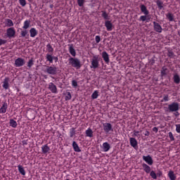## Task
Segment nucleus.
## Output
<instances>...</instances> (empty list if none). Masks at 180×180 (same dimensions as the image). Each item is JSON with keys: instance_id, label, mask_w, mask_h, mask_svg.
Instances as JSON below:
<instances>
[{"instance_id": "1", "label": "nucleus", "mask_w": 180, "mask_h": 180, "mask_svg": "<svg viewBox=\"0 0 180 180\" xmlns=\"http://www.w3.org/2000/svg\"><path fill=\"white\" fill-rule=\"evenodd\" d=\"M142 167L146 174H150V176H151L153 179H157V176L160 177L162 175V172L155 173L154 170L151 171V167L146 163L142 164Z\"/></svg>"}, {"instance_id": "2", "label": "nucleus", "mask_w": 180, "mask_h": 180, "mask_svg": "<svg viewBox=\"0 0 180 180\" xmlns=\"http://www.w3.org/2000/svg\"><path fill=\"white\" fill-rule=\"evenodd\" d=\"M140 10L142 13H143L144 15H141L139 20V22H148L150 20V18H148V15L150 14V11H148V9H147V6L144 4L140 5Z\"/></svg>"}, {"instance_id": "3", "label": "nucleus", "mask_w": 180, "mask_h": 180, "mask_svg": "<svg viewBox=\"0 0 180 180\" xmlns=\"http://www.w3.org/2000/svg\"><path fill=\"white\" fill-rule=\"evenodd\" d=\"M69 61V65H71L73 67V68H76V70H79L81 67H82V65L81 64V60L78 59L77 58H73L70 57L68 59Z\"/></svg>"}, {"instance_id": "4", "label": "nucleus", "mask_w": 180, "mask_h": 180, "mask_svg": "<svg viewBox=\"0 0 180 180\" xmlns=\"http://www.w3.org/2000/svg\"><path fill=\"white\" fill-rule=\"evenodd\" d=\"M166 112H178L179 110V103L173 102L168 105V108L164 107Z\"/></svg>"}, {"instance_id": "5", "label": "nucleus", "mask_w": 180, "mask_h": 180, "mask_svg": "<svg viewBox=\"0 0 180 180\" xmlns=\"http://www.w3.org/2000/svg\"><path fill=\"white\" fill-rule=\"evenodd\" d=\"M45 72H47V74H49L50 75H57V67L46 66Z\"/></svg>"}, {"instance_id": "6", "label": "nucleus", "mask_w": 180, "mask_h": 180, "mask_svg": "<svg viewBox=\"0 0 180 180\" xmlns=\"http://www.w3.org/2000/svg\"><path fill=\"white\" fill-rule=\"evenodd\" d=\"M6 34L8 39H13L15 37V34H16V30H15V27H11L6 30Z\"/></svg>"}, {"instance_id": "7", "label": "nucleus", "mask_w": 180, "mask_h": 180, "mask_svg": "<svg viewBox=\"0 0 180 180\" xmlns=\"http://www.w3.org/2000/svg\"><path fill=\"white\" fill-rule=\"evenodd\" d=\"M46 61H49L50 64H53V61H55V63H57L58 61V58L56 56H53V54L46 53Z\"/></svg>"}, {"instance_id": "8", "label": "nucleus", "mask_w": 180, "mask_h": 180, "mask_svg": "<svg viewBox=\"0 0 180 180\" xmlns=\"http://www.w3.org/2000/svg\"><path fill=\"white\" fill-rule=\"evenodd\" d=\"M99 68V60H98V56H94L91 60V65H90V68H94V70H96V68Z\"/></svg>"}, {"instance_id": "9", "label": "nucleus", "mask_w": 180, "mask_h": 180, "mask_svg": "<svg viewBox=\"0 0 180 180\" xmlns=\"http://www.w3.org/2000/svg\"><path fill=\"white\" fill-rule=\"evenodd\" d=\"M25 63L26 62L25 61V59H23L22 58H18L15 60L14 65H15V67H17L18 68H19V67H23V65L25 64Z\"/></svg>"}, {"instance_id": "10", "label": "nucleus", "mask_w": 180, "mask_h": 180, "mask_svg": "<svg viewBox=\"0 0 180 180\" xmlns=\"http://www.w3.org/2000/svg\"><path fill=\"white\" fill-rule=\"evenodd\" d=\"M103 127L105 133L108 134L109 131H113V128L112 127V124L109 122H105L103 124Z\"/></svg>"}, {"instance_id": "11", "label": "nucleus", "mask_w": 180, "mask_h": 180, "mask_svg": "<svg viewBox=\"0 0 180 180\" xmlns=\"http://www.w3.org/2000/svg\"><path fill=\"white\" fill-rule=\"evenodd\" d=\"M142 158L148 165H153V164H154V160H153V158L150 155H148L147 156L143 155Z\"/></svg>"}, {"instance_id": "12", "label": "nucleus", "mask_w": 180, "mask_h": 180, "mask_svg": "<svg viewBox=\"0 0 180 180\" xmlns=\"http://www.w3.org/2000/svg\"><path fill=\"white\" fill-rule=\"evenodd\" d=\"M153 23L155 32H157V33H162V27H161V25L155 21H153Z\"/></svg>"}, {"instance_id": "13", "label": "nucleus", "mask_w": 180, "mask_h": 180, "mask_svg": "<svg viewBox=\"0 0 180 180\" xmlns=\"http://www.w3.org/2000/svg\"><path fill=\"white\" fill-rule=\"evenodd\" d=\"M48 89H49L52 94H58V91H57V86H56L53 82H50L49 84Z\"/></svg>"}, {"instance_id": "14", "label": "nucleus", "mask_w": 180, "mask_h": 180, "mask_svg": "<svg viewBox=\"0 0 180 180\" xmlns=\"http://www.w3.org/2000/svg\"><path fill=\"white\" fill-rule=\"evenodd\" d=\"M105 26L108 32H112L113 30V23L110 20H106L105 22Z\"/></svg>"}, {"instance_id": "15", "label": "nucleus", "mask_w": 180, "mask_h": 180, "mask_svg": "<svg viewBox=\"0 0 180 180\" xmlns=\"http://www.w3.org/2000/svg\"><path fill=\"white\" fill-rule=\"evenodd\" d=\"M41 152H42V154H49L50 153V147L49 146V144H45V145H43L41 147Z\"/></svg>"}, {"instance_id": "16", "label": "nucleus", "mask_w": 180, "mask_h": 180, "mask_svg": "<svg viewBox=\"0 0 180 180\" xmlns=\"http://www.w3.org/2000/svg\"><path fill=\"white\" fill-rule=\"evenodd\" d=\"M102 58L105 61V64H109L110 60L109 59V54H108V52L103 51L102 53Z\"/></svg>"}, {"instance_id": "17", "label": "nucleus", "mask_w": 180, "mask_h": 180, "mask_svg": "<svg viewBox=\"0 0 180 180\" xmlns=\"http://www.w3.org/2000/svg\"><path fill=\"white\" fill-rule=\"evenodd\" d=\"M69 53L72 56V57H75L77 56V51H75V49H74V45L69 44Z\"/></svg>"}, {"instance_id": "18", "label": "nucleus", "mask_w": 180, "mask_h": 180, "mask_svg": "<svg viewBox=\"0 0 180 180\" xmlns=\"http://www.w3.org/2000/svg\"><path fill=\"white\" fill-rule=\"evenodd\" d=\"M38 34L39 31H37L36 28L32 27L30 30V37H36V36H37Z\"/></svg>"}, {"instance_id": "19", "label": "nucleus", "mask_w": 180, "mask_h": 180, "mask_svg": "<svg viewBox=\"0 0 180 180\" xmlns=\"http://www.w3.org/2000/svg\"><path fill=\"white\" fill-rule=\"evenodd\" d=\"M9 77H5L2 85L4 89H9Z\"/></svg>"}, {"instance_id": "20", "label": "nucleus", "mask_w": 180, "mask_h": 180, "mask_svg": "<svg viewBox=\"0 0 180 180\" xmlns=\"http://www.w3.org/2000/svg\"><path fill=\"white\" fill-rule=\"evenodd\" d=\"M8 109V103L4 102L2 106L0 108V113H6V110Z\"/></svg>"}, {"instance_id": "21", "label": "nucleus", "mask_w": 180, "mask_h": 180, "mask_svg": "<svg viewBox=\"0 0 180 180\" xmlns=\"http://www.w3.org/2000/svg\"><path fill=\"white\" fill-rule=\"evenodd\" d=\"M72 148L74 151H75V153H81V149L79 148V146H78V143H77V142L75 141H74L72 142Z\"/></svg>"}, {"instance_id": "22", "label": "nucleus", "mask_w": 180, "mask_h": 180, "mask_svg": "<svg viewBox=\"0 0 180 180\" xmlns=\"http://www.w3.org/2000/svg\"><path fill=\"white\" fill-rule=\"evenodd\" d=\"M103 150L104 153H108L109 150H110V144H109L108 142H105L103 143Z\"/></svg>"}, {"instance_id": "23", "label": "nucleus", "mask_w": 180, "mask_h": 180, "mask_svg": "<svg viewBox=\"0 0 180 180\" xmlns=\"http://www.w3.org/2000/svg\"><path fill=\"white\" fill-rule=\"evenodd\" d=\"M18 172H20L21 175H22L23 176L26 175V170H25V168L23 167V166H22V165H19L18 166Z\"/></svg>"}, {"instance_id": "24", "label": "nucleus", "mask_w": 180, "mask_h": 180, "mask_svg": "<svg viewBox=\"0 0 180 180\" xmlns=\"http://www.w3.org/2000/svg\"><path fill=\"white\" fill-rule=\"evenodd\" d=\"M129 143L131 147H133L134 148H136L137 147V140H136L134 138H130Z\"/></svg>"}, {"instance_id": "25", "label": "nucleus", "mask_w": 180, "mask_h": 180, "mask_svg": "<svg viewBox=\"0 0 180 180\" xmlns=\"http://www.w3.org/2000/svg\"><path fill=\"white\" fill-rule=\"evenodd\" d=\"M30 23H31L30 20H26L24 22V25L22 26V29H24L25 30H27V29H29L30 27Z\"/></svg>"}, {"instance_id": "26", "label": "nucleus", "mask_w": 180, "mask_h": 180, "mask_svg": "<svg viewBox=\"0 0 180 180\" xmlns=\"http://www.w3.org/2000/svg\"><path fill=\"white\" fill-rule=\"evenodd\" d=\"M46 50L48 51V54H52L53 55V53H54V48H53V46L50 44H48L46 45Z\"/></svg>"}, {"instance_id": "27", "label": "nucleus", "mask_w": 180, "mask_h": 180, "mask_svg": "<svg viewBox=\"0 0 180 180\" xmlns=\"http://www.w3.org/2000/svg\"><path fill=\"white\" fill-rule=\"evenodd\" d=\"M167 175L170 180H176V176H175L174 171L170 170Z\"/></svg>"}, {"instance_id": "28", "label": "nucleus", "mask_w": 180, "mask_h": 180, "mask_svg": "<svg viewBox=\"0 0 180 180\" xmlns=\"http://www.w3.org/2000/svg\"><path fill=\"white\" fill-rule=\"evenodd\" d=\"M86 137H94V131L91 128H89L85 131Z\"/></svg>"}, {"instance_id": "29", "label": "nucleus", "mask_w": 180, "mask_h": 180, "mask_svg": "<svg viewBox=\"0 0 180 180\" xmlns=\"http://www.w3.org/2000/svg\"><path fill=\"white\" fill-rule=\"evenodd\" d=\"M166 18L169 22H174L175 20V19L174 18V14L171 13H168L167 14H166Z\"/></svg>"}, {"instance_id": "30", "label": "nucleus", "mask_w": 180, "mask_h": 180, "mask_svg": "<svg viewBox=\"0 0 180 180\" xmlns=\"http://www.w3.org/2000/svg\"><path fill=\"white\" fill-rule=\"evenodd\" d=\"M14 25L13 21L12 20L7 18L6 19V26L8 27H12Z\"/></svg>"}, {"instance_id": "31", "label": "nucleus", "mask_w": 180, "mask_h": 180, "mask_svg": "<svg viewBox=\"0 0 180 180\" xmlns=\"http://www.w3.org/2000/svg\"><path fill=\"white\" fill-rule=\"evenodd\" d=\"M102 14L101 16L102 18H103V19H105V20H109L110 18L109 17V14H108V13H106V11H101Z\"/></svg>"}, {"instance_id": "32", "label": "nucleus", "mask_w": 180, "mask_h": 180, "mask_svg": "<svg viewBox=\"0 0 180 180\" xmlns=\"http://www.w3.org/2000/svg\"><path fill=\"white\" fill-rule=\"evenodd\" d=\"M33 65H34V60H33V58H32L28 60L27 63V67H28V68H32Z\"/></svg>"}, {"instance_id": "33", "label": "nucleus", "mask_w": 180, "mask_h": 180, "mask_svg": "<svg viewBox=\"0 0 180 180\" xmlns=\"http://www.w3.org/2000/svg\"><path fill=\"white\" fill-rule=\"evenodd\" d=\"M10 126L13 127V129H16L18 127V122L15 120H10Z\"/></svg>"}, {"instance_id": "34", "label": "nucleus", "mask_w": 180, "mask_h": 180, "mask_svg": "<svg viewBox=\"0 0 180 180\" xmlns=\"http://www.w3.org/2000/svg\"><path fill=\"white\" fill-rule=\"evenodd\" d=\"M173 79H174V84H179V82H180L179 75H178V74L174 75L173 77Z\"/></svg>"}, {"instance_id": "35", "label": "nucleus", "mask_w": 180, "mask_h": 180, "mask_svg": "<svg viewBox=\"0 0 180 180\" xmlns=\"http://www.w3.org/2000/svg\"><path fill=\"white\" fill-rule=\"evenodd\" d=\"M157 6L159 9H162L164 8V3L160 0L156 1Z\"/></svg>"}, {"instance_id": "36", "label": "nucleus", "mask_w": 180, "mask_h": 180, "mask_svg": "<svg viewBox=\"0 0 180 180\" xmlns=\"http://www.w3.org/2000/svg\"><path fill=\"white\" fill-rule=\"evenodd\" d=\"M98 96H99V91L96 90L91 95V99H98Z\"/></svg>"}, {"instance_id": "37", "label": "nucleus", "mask_w": 180, "mask_h": 180, "mask_svg": "<svg viewBox=\"0 0 180 180\" xmlns=\"http://www.w3.org/2000/svg\"><path fill=\"white\" fill-rule=\"evenodd\" d=\"M85 4V0H77V4L80 8H82Z\"/></svg>"}, {"instance_id": "38", "label": "nucleus", "mask_w": 180, "mask_h": 180, "mask_svg": "<svg viewBox=\"0 0 180 180\" xmlns=\"http://www.w3.org/2000/svg\"><path fill=\"white\" fill-rule=\"evenodd\" d=\"M71 98H72L71 93L67 92L65 96V101H70Z\"/></svg>"}, {"instance_id": "39", "label": "nucleus", "mask_w": 180, "mask_h": 180, "mask_svg": "<svg viewBox=\"0 0 180 180\" xmlns=\"http://www.w3.org/2000/svg\"><path fill=\"white\" fill-rule=\"evenodd\" d=\"M75 136V128H72L70 130V137H74Z\"/></svg>"}, {"instance_id": "40", "label": "nucleus", "mask_w": 180, "mask_h": 180, "mask_svg": "<svg viewBox=\"0 0 180 180\" xmlns=\"http://www.w3.org/2000/svg\"><path fill=\"white\" fill-rule=\"evenodd\" d=\"M167 56L169 58H174V52L172 51V50H169L167 51Z\"/></svg>"}, {"instance_id": "41", "label": "nucleus", "mask_w": 180, "mask_h": 180, "mask_svg": "<svg viewBox=\"0 0 180 180\" xmlns=\"http://www.w3.org/2000/svg\"><path fill=\"white\" fill-rule=\"evenodd\" d=\"M169 138L170 139V141H175V138L174 137V134H172V132H169Z\"/></svg>"}, {"instance_id": "42", "label": "nucleus", "mask_w": 180, "mask_h": 180, "mask_svg": "<svg viewBox=\"0 0 180 180\" xmlns=\"http://www.w3.org/2000/svg\"><path fill=\"white\" fill-rule=\"evenodd\" d=\"M27 35V30H22L21 31V33H20V36L21 37H26V36Z\"/></svg>"}, {"instance_id": "43", "label": "nucleus", "mask_w": 180, "mask_h": 180, "mask_svg": "<svg viewBox=\"0 0 180 180\" xmlns=\"http://www.w3.org/2000/svg\"><path fill=\"white\" fill-rule=\"evenodd\" d=\"M19 1V4L21 6H26V0H18Z\"/></svg>"}, {"instance_id": "44", "label": "nucleus", "mask_w": 180, "mask_h": 180, "mask_svg": "<svg viewBox=\"0 0 180 180\" xmlns=\"http://www.w3.org/2000/svg\"><path fill=\"white\" fill-rule=\"evenodd\" d=\"M169 101V97L168 96V95H165L163 97V99L161 100V102H168Z\"/></svg>"}, {"instance_id": "45", "label": "nucleus", "mask_w": 180, "mask_h": 180, "mask_svg": "<svg viewBox=\"0 0 180 180\" xmlns=\"http://www.w3.org/2000/svg\"><path fill=\"white\" fill-rule=\"evenodd\" d=\"M161 75L164 77V75H167V68H162L161 70Z\"/></svg>"}, {"instance_id": "46", "label": "nucleus", "mask_w": 180, "mask_h": 180, "mask_svg": "<svg viewBox=\"0 0 180 180\" xmlns=\"http://www.w3.org/2000/svg\"><path fill=\"white\" fill-rule=\"evenodd\" d=\"M176 133L180 134V124H175Z\"/></svg>"}, {"instance_id": "47", "label": "nucleus", "mask_w": 180, "mask_h": 180, "mask_svg": "<svg viewBox=\"0 0 180 180\" xmlns=\"http://www.w3.org/2000/svg\"><path fill=\"white\" fill-rule=\"evenodd\" d=\"M72 86H74V88H77L78 86V83L75 80L72 81Z\"/></svg>"}, {"instance_id": "48", "label": "nucleus", "mask_w": 180, "mask_h": 180, "mask_svg": "<svg viewBox=\"0 0 180 180\" xmlns=\"http://www.w3.org/2000/svg\"><path fill=\"white\" fill-rule=\"evenodd\" d=\"M96 43H99L101 41V37L99 35H96L95 37Z\"/></svg>"}, {"instance_id": "49", "label": "nucleus", "mask_w": 180, "mask_h": 180, "mask_svg": "<svg viewBox=\"0 0 180 180\" xmlns=\"http://www.w3.org/2000/svg\"><path fill=\"white\" fill-rule=\"evenodd\" d=\"M2 44H6V39H0V46H2Z\"/></svg>"}, {"instance_id": "50", "label": "nucleus", "mask_w": 180, "mask_h": 180, "mask_svg": "<svg viewBox=\"0 0 180 180\" xmlns=\"http://www.w3.org/2000/svg\"><path fill=\"white\" fill-rule=\"evenodd\" d=\"M150 65H154V64H155V60H154V58L150 59Z\"/></svg>"}, {"instance_id": "51", "label": "nucleus", "mask_w": 180, "mask_h": 180, "mask_svg": "<svg viewBox=\"0 0 180 180\" xmlns=\"http://www.w3.org/2000/svg\"><path fill=\"white\" fill-rule=\"evenodd\" d=\"M153 131H154L155 133H158V128H157V127H153Z\"/></svg>"}, {"instance_id": "52", "label": "nucleus", "mask_w": 180, "mask_h": 180, "mask_svg": "<svg viewBox=\"0 0 180 180\" xmlns=\"http://www.w3.org/2000/svg\"><path fill=\"white\" fill-rule=\"evenodd\" d=\"M139 133H140V131H134V136H136L137 137V136H139Z\"/></svg>"}, {"instance_id": "53", "label": "nucleus", "mask_w": 180, "mask_h": 180, "mask_svg": "<svg viewBox=\"0 0 180 180\" xmlns=\"http://www.w3.org/2000/svg\"><path fill=\"white\" fill-rule=\"evenodd\" d=\"M144 136H150V131H146Z\"/></svg>"}, {"instance_id": "54", "label": "nucleus", "mask_w": 180, "mask_h": 180, "mask_svg": "<svg viewBox=\"0 0 180 180\" xmlns=\"http://www.w3.org/2000/svg\"><path fill=\"white\" fill-rule=\"evenodd\" d=\"M179 115V112L178 111H176L174 113V116H178Z\"/></svg>"}, {"instance_id": "55", "label": "nucleus", "mask_w": 180, "mask_h": 180, "mask_svg": "<svg viewBox=\"0 0 180 180\" xmlns=\"http://www.w3.org/2000/svg\"><path fill=\"white\" fill-rule=\"evenodd\" d=\"M32 1V0H28V2H31Z\"/></svg>"}, {"instance_id": "56", "label": "nucleus", "mask_w": 180, "mask_h": 180, "mask_svg": "<svg viewBox=\"0 0 180 180\" xmlns=\"http://www.w3.org/2000/svg\"><path fill=\"white\" fill-rule=\"evenodd\" d=\"M53 79H55L54 77H52Z\"/></svg>"}]
</instances>
